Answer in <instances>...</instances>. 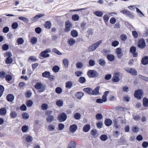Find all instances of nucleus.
<instances>
[{"instance_id":"1","label":"nucleus","mask_w":148,"mask_h":148,"mask_svg":"<svg viewBox=\"0 0 148 148\" xmlns=\"http://www.w3.org/2000/svg\"><path fill=\"white\" fill-rule=\"evenodd\" d=\"M52 111L47 110L45 112V114L47 116L46 121L48 122H51L54 120L55 117L53 115H52Z\"/></svg>"},{"instance_id":"2","label":"nucleus","mask_w":148,"mask_h":148,"mask_svg":"<svg viewBox=\"0 0 148 148\" xmlns=\"http://www.w3.org/2000/svg\"><path fill=\"white\" fill-rule=\"evenodd\" d=\"M102 40H100L92 45L88 48V51L90 52L95 50L102 43Z\"/></svg>"},{"instance_id":"3","label":"nucleus","mask_w":148,"mask_h":148,"mask_svg":"<svg viewBox=\"0 0 148 148\" xmlns=\"http://www.w3.org/2000/svg\"><path fill=\"white\" fill-rule=\"evenodd\" d=\"M87 75L89 77H96L99 76V73L95 70H90L87 73Z\"/></svg>"},{"instance_id":"4","label":"nucleus","mask_w":148,"mask_h":148,"mask_svg":"<svg viewBox=\"0 0 148 148\" xmlns=\"http://www.w3.org/2000/svg\"><path fill=\"white\" fill-rule=\"evenodd\" d=\"M35 87L37 89H40L39 92H43L45 90V86L42 85L40 82L36 83L35 85Z\"/></svg>"},{"instance_id":"5","label":"nucleus","mask_w":148,"mask_h":148,"mask_svg":"<svg viewBox=\"0 0 148 148\" xmlns=\"http://www.w3.org/2000/svg\"><path fill=\"white\" fill-rule=\"evenodd\" d=\"M51 52V50L49 48L46 49L45 51H42L40 54V56L43 58L49 57L50 55L47 53H50Z\"/></svg>"},{"instance_id":"6","label":"nucleus","mask_w":148,"mask_h":148,"mask_svg":"<svg viewBox=\"0 0 148 148\" xmlns=\"http://www.w3.org/2000/svg\"><path fill=\"white\" fill-rule=\"evenodd\" d=\"M143 92L140 89L136 90L134 93V96L135 97L138 99H140L143 97Z\"/></svg>"},{"instance_id":"7","label":"nucleus","mask_w":148,"mask_h":148,"mask_svg":"<svg viewBox=\"0 0 148 148\" xmlns=\"http://www.w3.org/2000/svg\"><path fill=\"white\" fill-rule=\"evenodd\" d=\"M67 118V116L66 114L63 112L59 114L58 119L60 122H61L65 121Z\"/></svg>"},{"instance_id":"8","label":"nucleus","mask_w":148,"mask_h":148,"mask_svg":"<svg viewBox=\"0 0 148 148\" xmlns=\"http://www.w3.org/2000/svg\"><path fill=\"white\" fill-rule=\"evenodd\" d=\"M138 47L141 49L145 48L146 46L145 40L143 38L140 39L138 42Z\"/></svg>"},{"instance_id":"9","label":"nucleus","mask_w":148,"mask_h":148,"mask_svg":"<svg viewBox=\"0 0 148 148\" xmlns=\"http://www.w3.org/2000/svg\"><path fill=\"white\" fill-rule=\"evenodd\" d=\"M125 70L127 72L130 73L131 75H136L137 74V71L134 68L129 69L128 68H125Z\"/></svg>"},{"instance_id":"10","label":"nucleus","mask_w":148,"mask_h":148,"mask_svg":"<svg viewBox=\"0 0 148 148\" xmlns=\"http://www.w3.org/2000/svg\"><path fill=\"white\" fill-rule=\"evenodd\" d=\"M136 48L134 46H132L130 49V52L133 54L134 57H136L138 56V53L136 52Z\"/></svg>"},{"instance_id":"11","label":"nucleus","mask_w":148,"mask_h":148,"mask_svg":"<svg viewBox=\"0 0 148 148\" xmlns=\"http://www.w3.org/2000/svg\"><path fill=\"white\" fill-rule=\"evenodd\" d=\"M120 74V73L119 72L115 73L114 76L112 78V81L114 82H117L119 81L120 78L119 77V76Z\"/></svg>"},{"instance_id":"12","label":"nucleus","mask_w":148,"mask_h":148,"mask_svg":"<svg viewBox=\"0 0 148 148\" xmlns=\"http://www.w3.org/2000/svg\"><path fill=\"white\" fill-rule=\"evenodd\" d=\"M65 32H67L70 31L71 28L72 27L71 24L69 22L67 21L65 23Z\"/></svg>"},{"instance_id":"13","label":"nucleus","mask_w":148,"mask_h":148,"mask_svg":"<svg viewBox=\"0 0 148 148\" xmlns=\"http://www.w3.org/2000/svg\"><path fill=\"white\" fill-rule=\"evenodd\" d=\"M116 52L117 54V57L119 58H121L123 56L122 50L120 48H119L116 49Z\"/></svg>"},{"instance_id":"14","label":"nucleus","mask_w":148,"mask_h":148,"mask_svg":"<svg viewBox=\"0 0 148 148\" xmlns=\"http://www.w3.org/2000/svg\"><path fill=\"white\" fill-rule=\"evenodd\" d=\"M84 95V93L81 92H76L75 94V97L79 99H81Z\"/></svg>"},{"instance_id":"15","label":"nucleus","mask_w":148,"mask_h":148,"mask_svg":"<svg viewBox=\"0 0 148 148\" xmlns=\"http://www.w3.org/2000/svg\"><path fill=\"white\" fill-rule=\"evenodd\" d=\"M77 126L76 124H73L71 125L69 128V130L72 133H73L75 132L77 130Z\"/></svg>"},{"instance_id":"16","label":"nucleus","mask_w":148,"mask_h":148,"mask_svg":"<svg viewBox=\"0 0 148 148\" xmlns=\"http://www.w3.org/2000/svg\"><path fill=\"white\" fill-rule=\"evenodd\" d=\"M141 63L144 65H145L148 64V56H146L143 58L141 60Z\"/></svg>"},{"instance_id":"17","label":"nucleus","mask_w":148,"mask_h":148,"mask_svg":"<svg viewBox=\"0 0 148 148\" xmlns=\"http://www.w3.org/2000/svg\"><path fill=\"white\" fill-rule=\"evenodd\" d=\"M6 98L8 101L12 102L14 99V96L12 94H9L7 95Z\"/></svg>"},{"instance_id":"18","label":"nucleus","mask_w":148,"mask_h":148,"mask_svg":"<svg viewBox=\"0 0 148 148\" xmlns=\"http://www.w3.org/2000/svg\"><path fill=\"white\" fill-rule=\"evenodd\" d=\"M76 143L74 141H71L69 143L68 147L69 148H75L76 147Z\"/></svg>"},{"instance_id":"19","label":"nucleus","mask_w":148,"mask_h":148,"mask_svg":"<svg viewBox=\"0 0 148 148\" xmlns=\"http://www.w3.org/2000/svg\"><path fill=\"white\" fill-rule=\"evenodd\" d=\"M90 125L89 124H86L83 127V130L84 132H86L90 130Z\"/></svg>"},{"instance_id":"20","label":"nucleus","mask_w":148,"mask_h":148,"mask_svg":"<svg viewBox=\"0 0 148 148\" xmlns=\"http://www.w3.org/2000/svg\"><path fill=\"white\" fill-rule=\"evenodd\" d=\"M83 90L89 95H92V90L90 88H84L83 89Z\"/></svg>"},{"instance_id":"21","label":"nucleus","mask_w":148,"mask_h":148,"mask_svg":"<svg viewBox=\"0 0 148 148\" xmlns=\"http://www.w3.org/2000/svg\"><path fill=\"white\" fill-rule=\"evenodd\" d=\"M19 19L22 21L26 23H27L29 22V20L27 18L23 16H19L18 17Z\"/></svg>"},{"instance_id":"22","label":"nucleus","mask_w":148,"mask_h":148,"mask_svg":"<svg viewBox=\"0 0 148 148\" xmlns=\"http://www.w3.org/2000/svg\"><path fill=\"white\" fill-rule=\"evenodd\" d=\"M107 58L108 60L112 62L115 59L114 56L112 54H108L107 56Z\"/></svg>"},{"instance_id":"23","label":"nucleus","mask_w":148,"mask_h":148,"mask_svg":"<svg viewBox=\"0 0 148 148\" xmlns=\"http://www.w3.org/2000/svg\"><path fill=\"white\" fill-rule=\"evenodd\" d=\"M112 123V121L111 119H107L105 120V123L107 126H110Z\"/></svg>"},{"instance_id":"24","label":"nucleus","mask_w":148,"mask_h":148,"mask_svg":"<svg viewBox=\"0 0 148 148\" xmlns=\"http://www.w3.org/2000/svg\"><path fill=\"white\" fill-rule=\"evenodd\" d=\"M143 105L145 107L148 106V99L146 97H144L143 100Z\"/></svg>"},{"instance_id":"25","label":"nucleus","mask_w":148,"mask_h":148,"mask_svg":"<svg viewBox=\"0 0 148 148\" xmlns=\"http://www.w3.org/2000/svg\"><path fill=\"white\" fill-rule=\"evenodd\" d=\"M100 87L99 86L97 87L93 90H92V95H97L99 93Z\"/></svg>"},{"instance_id":"26","label":"nucleus","mask_w":148,"mask_h":148,"mask_svg":"<svg viewBox=\"0 0 148 148\" xmlns=\"http://www.w3.org/2000/svg\"><path fill=\"white\" fill-rule=\"evenodd\" d=\"M73 86V84L71 81H69L66 83L65 86L66 88L70 89Z\"/></svg>"},{"instance_id":"27","label":"nucleus","mask_w":148,"mask_h":148,"mask_svg":"<svg viewBox=\"0 0 148 148\" xmlns=\"http://www.w3.org/2000/svg\"><path fill=\"white\" fill-rule=\"evenodd\" d=\"M56 105L59 107L62 106L63 104V102L61 100H58L56 102Z\"/></svg>"},{"instance_id":"28","label":"nucleus","mask_w":148,"mask_h":148,"mask_svg":"<svg viewBox=\"0 0 148 148\" xmlns=\"http://www.w3.org/2000/svg\"><path fill=\"white\" fill-rule=\"evenodd\" d=\"M71 35L73 37H76L78 36V33L76 30H73L71 32Z\"/></svg>"},{"instance_id":"29","label":"nucleus","mask_w":148,"mask_h":148,"mask_svg":"<svg viewBox=\"0 0 148 148\" xmlns=\"http://www.w3.org/2000/svg\"><path fill=\"white\" fill-rule=\"evenodd\" d=\"M63 62L65 66L67 68L68 67L69 60L67 58H65L63 60Z\"/></svg>"},{"instance_id":"30","label":"nucleus","mask_w":148,"mask_h":148,"mask_svg":"<svg viewBox=\"0 0 148 148\" xmlns=\"http://www.w3.org/2000/svg\"><path fill=\"white\" fill-rule=\"evenodd\" d=\"M42 75L44 77L48 78L50 75V73L49 71H45L42 73Z\"/></svg>"},{"instance_id":"31","label":"nucleus","mask_w":148,"mask_h":148,"mask_svg":"<svg viewBox=\"0 0 148 148\" xmlns=\"http://www.w3.org/2000/svg\"><path fill=\"white\" fill-rule=\"evenodd\" d=\"M6 113V110L5 108H1L0 109V115H5Z\"/></svg>"},{"instance_id":"32","label":"nucleus","mask_w":148,"mask_h":148,"mask_svg":"<svg viewBox=\"0 0 148 148\" xmlns=\"http://www.w3.org/2000/svg\"><path fill=\"white\" fill-rule=\"evenodd\" d=\"M71 18L73 20L76 21L79 19V16L77 14H75L72 16Z\"/></svg>"},{"instance_id":"33","label":"nucleus","mask_w":148,"mask_h":148,"mask_svg":"<svg viewBox=\"0 0 148 148\" xmlns=\"http://www.w3.org/2000/svg\"><path fill=\"white\" fill-rule=\"evenodd\" d=\"M81 115L79 113L77 112L74 114V117L76 120H79L81 117Z\"/></svg>"},{"instance_id":"34","label":"nucleus","mask_w":148,"mask_h":148,"mask_svg":"<svg viewBox=\"0 0 148 148\" xmlns=\"http://www.w3.org/2000/svg\"><path fill=\"white\" fill-rule=\"evenodd\" d=\"M10 115L11 117L13 118H16L17 115L16 112L15 111H12L10 113Z\"/></svg>"},{"instance_id":"35","label":"nucleus","mask_w":148,"mask_h":148,"mask_svg":"<svg viewBox=\"0 0 148 148\" xmlns=\"http://www.w3.org/2000/svg\"><path fill=\"white\" fill-rule=\"evenodd\" d=\"M45 26L46 28L48 29H50L51 27V22L49 21H47L45 23Z\"/></svg>"},{"instance_id":"36","label":"nucleus","mask_w":148,"mask_h":148,"mask_svg":"<svg viewBox=\"0 0 148 148\" xmlns=\"http://www.w3.org/2000/svg\"><path fill=\"white\" fill-rule=\"evenodd\" d=\"M107 136L104 134L101 135L100 137V139L103 141H105L108 139Z\"/></svg>"},{"instance_id":"37","label":"nucleus","mask_w":148,"mask_h":148,"mask_svg":"<svg viewBox=\"0 0 148 148\" xmlns=\"http://www.w3.org/2000/svg\"><path fill=\"white\" fill-rule=\"evenodd\" d=\"M6 73L3 71L0 72V78L4 79L5 78L6 75Z\"/></svg>"},{"instance_id":"38","label":"nucleus","mask_w":148,"mask_h":148,"mask_svg":"<svg viewBox=\"0 0 148 148\" xmlns=\"http://www.w3.org/2000/svg\"><path fill=\"white\" fill-rule=\"evenodd\" d=\"M94 14L97 16L101 17L103 15L102 12L99 11H96Z\"/></svg>"},{"instance_id":"39","label":"nucleus","mask_w":148,"mask_h":148,"mask_svg":"<svg viewBox=\"0 0 148 148\" xmlns=\"http://www.w3.org/2000/svg\"><path fill=\"white\" fill-rule=\"evenodd\" d=\"M79 83L81 84L84 83L86 81L85 78L83 77H81L79 79Z\"/></svg>"},{"instance_id":"40","label":"nucleus","mask_w":148,"mask_h":148,"mask_svg":"<svg viewBox=\"0 0 148 148\" xmlns=\"http://www.w3.org/2000/svg\"><path fill=\"white\" fill-rule=\"evenodd\" d=\"M60 68L58 66H55L52 68V70L55 73L58 72Z\"/></svg>"},{"instance_id":"41","label":"nucleus","mask_w":148,"mask_h":148,"mask_svg":"<svg viewBox=\"0 0 148 148\" xmlns=\"http://www.w3.org/2000/svg\"><path fill=\"white\" fill-rule=\"evenodd\" d=\"M28 129V127L27 126L25 125L22 127L21 130L23 132H26L27 131Z\"/></svg>"},{"instance_id":"42","label":"nucleus","mask_w":148,"mask_h":148,"mask_svg":"<svg viewBox=\"0 0 148 148\" xmlns=\"http://www.w3.org/2000/svg\"><path fill=\"white\" fill-rule=\"evenodd\" d=\"M120 11L121 12L124 14L126 15L127 16L129 14H130V13L131 12L128 11V10H121Z\"/></svg>"},{"instance_id":"43","label":"nucleus","mask_w":148,"mask_h":148,"mask_svg":"<svg viewBox=\"0 0 148 148\" xmlns=\"http://www.w3.org/2000/svg\"><path fill=\"white\" fill-rule=\"evenodd\" d=\"M13 61L12 59L10 57H8L5 60V63L7 64H9L12 63Z\"/></svg>"},{"instance_id":"44","label":"nucleus","mask_w":148,"mask_h":148,"mask_svg":"<svg viewBox=\"0 0 148 148\" xmlns=\"http://www.w3.org/2000/svg\"><path fill=\"white\" fill-rule=\"evenodd\" d=\"M55 92L57 94H61L62 92V89L60 87H57L55 89Z\"/></svg>"},{"instance_id":"45","label":"nucleus","mask_w":148,"mask_h":148,"mask_svg":"<svg viewBox=\"0 0 148 148\" xmlns=\"http://www.w3.org/2000/svg\"><path fill=\"white\" fill-rule=\"evenodd\" d=\"M33 104V101L30 100H28L26 103V104L27 107H31Z\"/></svg>"},{"instance_id":"46","label":"nucleus","mask_w":148,"mask_h":148,"mask_svg":"<svg viewBox=\"0 0 148 148\" xmlns=\"http://www.w3.org/2000/svg\"><path fill=\"white\" fill-rule=\"evenodd\" d=\"M4 90V87L3 86L0 85V98L3 95Z\"/></svg>"},{"instance_id":"47","label":"nucleus","mask_w":148,"mask_h":148,"mask_svg":"<svg viewBox=\"0 0 148 148\" xmlns=\"http://www.w3.org/2000/svg\"><path fill=\"white\" fill-rule=\"evenodd\" d=\"M136 12L139 14V15L141 17L145 16L144 14L138 8H136Z\"/></svg>"},{"instance_id":"48","label":"nucleus","mask_w":148,"mask_h":148,"mask_svg":"<svg viewBox=\"0 0 148 148\" xmlns=\"http://www.w3.org/2000/svg\"><path fill=\"white\" fill-rule=\"evenodd\" d=\"M17 42L18 45H21L24 42V40L22 38H18L17 40Z\"/></svg>"},{"instance_id":"49","label":"nucleus","mask_w":148,"mask_h":148,"mask_svg":"<svg viewBox=\"0 0 148 148\" xmlns=\"http://www.w3.org/2000/svg\"><path fill=\"white\" fill-rule=\"evenodd\" d=\"M41 107L42 109L45 110L48 108V105L47 104L44 103L42 105Z\"/></svg>"},{"instance_id":"50","label":"nucleus","mask_w":148,"mask_h":148,"mask_svg":"<svg viewBox=\"0 0 148 148\" xmlns=\"http://www.w3.org/2000/svg\"><path fill=\"white\" fill-rule=\"evenodd\" d=\"M75 42V40L73 38H71L69 40L68 43L70 46L73 45Z\"/></svg>"},{"instance_id":"51","label":"nucleus","mask_w":148,"mask_h":148,"mask_svg":"<svg viewBox=\"0 0 148 148\" xmlns=\"http://www.w3.org/2000/svg\"><path fill=\"white\" fill-rule=\"evenodd\" d=\"M25 139L27 142L30 143L33 140V138L31 136L28 135L26 137Z\"/></svg>"},{"instance_id":"52","label":"nucleus","mask_w":148,"mask_h":148,"mask_svg":"<svg viewBox=\"0 0 148 148\" xmlns=\"http://www.w3.org/2000/svg\"><path fill=\"white\" fill-rule=\"evenodd\" d=\"M119 44V42L117 40L113 41L111 43L112 45L114 47H117Z\"/></svg>"},{"instance_id":"53","label":"nucleus","mask_w":148,"mask_h":148,"mask_svg":"<svg viewBox=\"0 0 148 148\" xmlns=\"http://www.w3.org/2000/svg\"><path fill=\"white\" fill-rule=\"evenodd\" d=\"M106 62L103 59H101L99 60V64L101 66H104L106 64Z\"/></svg>"},{"instance_id":"54","label":"nucleus","mask_w":148,"mask_h":148,"mask_svg":"<svg viewBox=\"0 0 148 148\" xmlns=\"http://www.w3.org/2000/svg\"><path fill=\"white\" fill-rule=\"evenodd\" d=\"M30 41L32 44H35L37 42V39L36 37H33L31 39Z\"/></svg>"},{"instance_id":"55","label":"nucleus","mask_w":148,"mask_h":148,"mask_svg":"<svg viewBox=\"0 0 148 148\" xmlns=\"http://www.w3.org/2000/svg\"><path fill=\"white\" fill-rule=\"evenodd\" d=\"M31 60L32 62H35L37 60V58L35 56H30L28 58V60Z\"/></svg>"},{"instance_id":"56","label":"nucleus","mask_w":148,"mask_h":148,"mask_svg":"<svg viewBox=\"0 0 148 148\" xmlns=\"http://www.w3.org/2000/svg\"><path fill=\"white\" fill-rule=\"evenodd\" d=\"M18 26V23L16 22H15L12 23V27L13 29H16L17 28Z\"/></svg>"},{"instance_id":"57","label":"nucleus","mask_w":148,"mask_h":148,"mask_svg":"<svg viewBox=\"0 0 148 148\" xmlns=\"http://www.w3.org/2000/svg\"><path fill=\"white\" fill-rule=\"evenodd\" d=\"M97 131L95 129H92L91 131V134L93 136H95L97 134Z\"/></svg>"},{"instance_id":"58","label":"nucleus","mask_w":148,"mask_h":148,"mask_svg":"<svg viewBox=\"0 0 148 148\" xmlns=\"http://www.w3.org/2000/svg\"><path fill=\"white\" fill-rule=\"evenodd\" d=\"M5 78L6 80L8 81H10L12 79V76L9 75H6Z\"/></svg>"},{"instance_id":"59","label":"nucleus","mask_w":148,"mask_h":148,"mask_svg":"<svg viewBox=\"0 0 148 148\" xmlns=\"http://www.w3.org/2000/svg\"><path fill=\"white\" fill-rule=\"evenodd\" d=\"M139 77L145 81L148 82V77H145L140 75H139Z\"/></svg>"},{"instance_id":"60","label":"nucleus","mask_w":148,"mask_h":148,"mask_svg":"<svg viewBox=\"0 0 148 148\" xmlns=\"http://www.w3.org/2000/svg\"><path fill=\"white\" fill-rule=\"evenodd\" d=\"M89 64L91 66H93L95 64L94 60H90L88 62Z\"/></svg>"},{"instance_id":"61","label":"nucleus","mask_w":148,"mask_h":148,"mask_svg":"<svg viewBox=\"0 0 148 148\" xmlns=\"http://www.w3.org/2000/svg\"><path fill=\"white\" fill-rule=\"evenodd\" d=\"M52 50L53 52L58 55H60L62 54V53L56 48H53Z\"/></svg>"},{"instance_id":"62","label":"nucleus","mask_w":148,"mask_h":148,"mask_svg":"<svg viewBox=\"0 0 148 148\" xmlns=\"http://www.w3.org/2000/svg\"><path fill=\"white\" fill-rule=\"evenodd\" d=\"M9 48V46L6 44H3L2 46V49L4 51L7 50Z\"/></svg>"},{"instance_id":"63","label":"nucleus","mask_w":148,"mask_h":148,"mask_svg":"<svg viewBox=\"0 0 148 148\" xmlns=\"http://www.w3.org/2000/svg\"><path fill=\"white\" fill-rule=\"evenodd\" d=\"M86 22H83L81 24V26L83 30H84L86 29Z\"/></svg>"},{"instance_id":"64","label":"nucleus","mask_w":148,"mask_h":148,"mask_svg":"<svg viewBox=\"0 0 148 148\" xmlns=\"http://www.w3.org/2000/svg\"><path fill=\"white\" fill-rule=\"evenodd\" d=\"M48 129L51 131H53L55 128V127L54 125H50L48 126Z\"/></svg>"}]
</instances>
